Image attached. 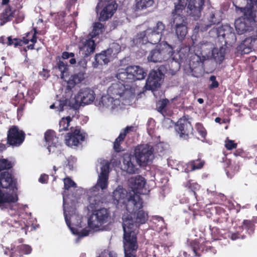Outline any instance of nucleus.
I'll list each match as a JSON object with an SVG mask.
<instances>
[{
  "instance_id": "f257e3e1",
  "label": "nucleus",
  "mask_w": 257,
  "mask_h": 257,
  "mask_svg": "<svg viewBox=\"0 0 257 257\" xmlns=\"http://www.w3.org/2000/svg\"><path fill=\"white\" fill-rule=\"evenodd\" d=\"M143 202L140 196L137 194L131 195L126 204V209L130 214L122 216V228L125 223L127 227L133 228V231L137 234L136 227L145 224L148 219V213L143 210Z\"/></svg>"
},
{
  "instance_id": "f03ea898",
  "label": "nucleus",
  "mask_w": 257,
  "mask_h": 257,
  "mask_svg": "<svg viewBox=\"0 0 257 257\" xmlns=\"http://www.w3.org/2000/svg\"><path fill=\"white\" fill-rule=\"evenodd\" d=\"M78 197L73 195H63V209L64 216L67 225L70 229L74 234H77L80 236H86L89 234V231L86 229H82L80 232L78 231L75 228L71 226L70 217L75 214L76 210V204Z\"/></svg>"
},
{
  "instance_id": "7ed1b4c3",
  "label": "nucleus",
  "mask_w": 257,
  "mask_h": 257,
  "mask_svg": "<svg viewBox=\"0 0 257 257\" xmlns=\"http://www.w3.org/2000/svg\"><path fill=\"white\" fill-rule=\"evenodd\" d=\"M147 75V71L143 68L139 66L131 65L125 69H118L116 77L119 81L132 85L135 81L144 79Z\"/></svg>"
},
{
  "instance_id": "20e7f679",
  "label": "nucleus",
  "mask_w": 257,
  "mask_h": 257,
  "mask_svg": "<svg viewBox=\"0 0 257 257\" xmlns=\"http://www.w3.org/2000/svg\"><path fill=\"white\" fill-rule=\"evenodd\" d=\"M125 223L123 226V244L124 257H136L138 245L137 236L133 228L127 227Z\"/></svg>"
},
{
  "instance_id": "39448f33",
  "label": "nucleus",
  "mask_w": 257,
  "mask_h": 257,
  "mask_svg": "<svg viewBox=\"0 0 257 257\" xmlns=\"http://www.w3.org/2000/svg\"><path fill=\"white\" fill-rule=\"evenodd\" d=\"M173 48L166 42H162L152 50L148 56L149 62L154 63L167 61L174 55Z\"/></svg>"
},
{
  "instance_id": "423d86ee",
  "label": "nucleus",
  "mask_w": 257,
  "mask_h": 257,
  "mask_svg": "<svg viewBox=\"0 0 257 257\" xmlns=\"http://www.w3.org/2000/svg\"><path fill=\"white\" fill-rule=\"evenodd\" d=\"M175 130L180 139L188 140L194 137L193 127L189 120L188 115H184L175 123Z\"/></svg>"
},
{
  "instance_id": "0eeeda50",
  "label": "nucleus",
  "mask_w": 257,
  "mask_h": 257,
  "mask_svg": "<svg viewBox=\"0 0 257 257\" xmlns=\"http://www.w3.org/2000/svg\"><path fill=\"white\" fill-rule=\"evenodd\" d=\"M110 218L108 210L101 208L92 212V216L88 219V224L92 229L98 228L106 223Z\"/></svg>"
},
{
  "instance_id": "6e6552de",
  "label": "nucleus",
  "mask_w": 257,
  "mask_h": 257,
  "mask_svg": "<svg viewBox=\"0 0 257 257\" xmlns=\"http://www.w3.org/2000/svg\"><path fill=\"white\" fill-rule=\"evenodd\" d=\"M154 149L148 145H141L136 147L134 156L136 162L140 166H146L151 162Z\"/></svg>"
},
{
  "instance_id": "1a4fd4ad",
  "label": "nucleus",
  "mask_w": 257,
  "mask_h": 257,
  "mask_svg": "<svg viewBox=\"0 0 257 257\" xmlns=\"http://www.w3.org/2000/svg\"><path fill=\"white\" fill-rule=\"evenodd\" d=\"M120 51V46L118 44L113 43L107 49L96 54L95 61L97 65L107 64L111 60L115 58Z\"/></svg>"
},
{
  "instance_id": "9d476101",
  "label": "nucleus",
  "mask_w": 257,
  "mask_h": 257,
  "mask_svg": "<svg viewBox=\"0 0 257 257\" xmlns=\"http://www.w3.org/2000/svg\"><path fill=\"white\" fill-rule=\"evenodd\" d=\"M25 132L17 125L11 126L7 132V143L10 146L19 147L25 139Z\"/></svg>"
},
{
  "instance_id": "9b49d317",
  "label": "nucleus",
  "mask_w": 257,
  "mask_h": 257,
  "mask_svg": "<svg viewBox=\"0 0 257 257\" xmlns=\"http://www.w3.org/2000/svg\"><path fill=\"white\" fill-rule=\"evenodd\" d=\"M44 139L48 145L47 149L50 153L61 154V143L60 142L59 138L56 136L55 131L51 130H47L45 133Z\"/></svg>"
},
{
  "instance_id": "f8f14e48",
  "label": "nucleus",
  "mask_w": 257,
  "mask_h": 257,
  "mask_svg": "<svg viewBox=\"0 0 257 257\" xmlns=\"http://www.w3.org/2000/svg\"><path fill=\"white\" fill-rule=\"evenodd\" d=\"M134 90L133 86L129 83L122 82L112 83L107 90V93L119 100V98L127 92H132Z\"/></svg>"
},
{
  "instance_id": "ddd939ff",
  "label": "nucleus",
  "mask_w": 257,
  "mask_h": 257,
  "mask_svg": "<svg viewBox=\"0 0 257 257\" xmlns=\"http://www.w3.org/2000/svg\"><path fill=\"white\" fill-rule=\"evenodd\" d=\"M207 0H188L186 12L194 20H198Z\"/></svg>"
},
{
  "instance_id": "4468645a",
  "label": "nucleus",
  "mask_w": 257,
  "mask_h": 257,
  "mask_svg": "<svg viewBox=\"0 0 257 257\" xmlns=\"http://www.w3.org/2000/svg\"><path fill=\"white\" fill-rule=\"evenodd\" d=\"M86 136L80 128H76L72 133H67L65 136V143L69 146H78L81 142L84 141Z\"/></svg>"
},
{
  "instance_id": "2eb2a0df",
  "label": "nucleus",
  "mask_w": 257,
  "mask_h": 257,
  "mask_svg": "<svg viewBox=\"0 0 257 257\" xmlns=\"http://www.w3.org/2000/svg\"><path fill=\"white\" fill-rule=\"evenodd\" d=\"M175 24V33L178 39L182 41L186 37L187 32V22L185 16H178L174 18Z\"/></svg>"
},
{
  "instance_id": "dca6fc26",
  "label": "nucleus",
  "mask_w": 257,
  "mask_h": 257,
  "mask_svg": "<svg viewBox=\"0 0 257 257\" xmlns=\"http://www.w3.org/2000/svg\"><path fill=\"white\" fill-rule=\"evenodd\" d=\"M95 94L94 91L89 88L80 89L75 96L76 102L82 104H89L93 102Z\"/></svg>"
},
{
  "instance_id": "f3484780",
  "label": "nucleus",
  "mask_w": 257,
  "mask_h": 257,
  "mask_svg": "<svg viewBox=\"0 0 257 257\" xmlns=\"http://www.w3.org/2000/svg\"><path fill=\"white\" fill-rule=\"evenodd\" d=\"M93 39L87 36V39L82 38L79 43V49L80 51L82 52V55L85 58L90 56L95 51L96 44Z\"/></svg>"
},
{
  "instance_id": "a211bd4d",
  "label": "nucleus",
  "mask_w": 257,
  "mask_h": 257,
  "mask_svg": "<svg viewBox=\"0 0 257 257\" xmlns=\"http://www.w3.org/2000/svg\"><path fill=\"white\" fill-rule=\"evenodd\" d=\"M245 0H233V4L235 7V9L240 10L241 12L244 13V16L242 18L246 19L250 24L255 21V14L254 13V7L249 6L248 8L243 7Z\"/></svg>"
},
{
  "instance_id": "6ab92c4d",
  "label": "nucleus",
  "mask_w": 257,
  "mask_h": 257,
  "mask_svg": "<svg viewBox=\"0 0 257 257\" xmlns=\"http://www.w3.org/2000/svg\"><path fill=\"white\" fill-rule=\"evenodd\" d=\"M164 76L160 69L157 70H152L149 73L146 80V85L151 90H155L161 86L160 81Z\"/></svg>"
},
{
  "instance_id": "aec40b11",
  "label": "nucleus",
  "mask_w": 257,
  "mask_h": 257,
  "mask_svg": "<svg viewBox=\"0 0 257 257\" xmlns=\"http://www.w3.org/2000/svg\"><path fill=\"white\" fill-rule=\"evenodd\" d=\"M208 242H206L205 244H203V242L200 243L197 240L192 241L190 243V246L193 251L194 256L200 257L201 253L204 250L213 254H215L216 252L215 248L212 246L208 245Z\"/></svg>"
},
{
  "instance_id": "412c9836",
  "label": "nucleus",
  "mask_w": 257,
  "mask_h": 257,
  "mask_svg": "<svg viewBox=\"0 0 257 257\" xmlns=\"http://www.w3.org/2000/svg\"><path fill=\"white\" fill-rule=\"evenodd\" d=\"M0 186L3 188H17V180L11 173L7 171L0 173Z\"/></svg>"
},
{
  "instance_id": "4be33fe9",
  "label": "nucleus",
  "mask_w": 257,
  "mask_h": 257,
  "mask_svg": "<svg viewBox=\"0 0 257 257\" xmlns=\"http://www.w3.org/2000/svg\"><path fill=\"white\" fill-rule=\"evenodd\" d=\"M221 19L217 18L215 12L211 11L207 13L204 16L203 19V24H200L198 26V29L201 31H207L212 26L217 25L220 22Z\"/></svg>"
},
{
  "instance_id": "5701e85b",
  "label": "nucleus",
  "mask_w": 257,
  "mask_h": 257,
  "mask_svg": "<svg viewBox=\"0 0 257 257\" xmlns=\"http://www.w3.org/2000/svg\"><path fill=\"white\" fill-rule=\"evenodd\" d=\"M201 57L198 55H195L190 60L189 66L192 76L198 77L203 72V62Z\"/></svg>"
},
{
  "instance_id": "b1692460",
  "label": "nucleus",
  "mask_w": 257,
  "mask_h": 257,
  "mask_svg": "<svg viewBox=\"0 0 257 257\" xmlns=\"http://www.w3.org/2000/svg\"><path fill=\"white\" fill-rule=\"evenodd\" d=\"M120 101L109 94L102 96L97 105L102 108H108L113 110L119 105Z\"/></svg>"
},
{
  "instance_id": "393cba45",
  "label": "nucleus",
  "mask_w": 257,
  "mask_h": 257,
  "mask_svg": "<svg viewBox=\"0 0 257 257\" xmlns=\"http://www.w3.org/2000/svg\"><path fill=\"white\" fill-rule=\"evenodd\" d=\"M233 31V28L231 27L230 25L226 24L219 27L217 31L218 34L222 36L226 41L227 39H231V42H230L231 43L236 41V36Z\"/></svg>"
},
{
  "instance_id": "a878e982",
  "label": "nucleus",
  "mask_w": 257,
  "mask_h": 257,
  "mask_svg": "<svg viewBox=\"0 0 257 257\" xmlns=\"http://www.w3.org/2000/svg\"><path fill=\"white\" fill-rule=\"evenodd\" d=\"M235 28L237 33L241 35L246 32L252 30V27L249 22L246 19L239 18L236 20L234 22Z\"/></svg>"
},
{
  "instance_id": "bb28decb",
  "label": "nucleus",
  "mask_w": 257,
  "mask_h": 257,
  "mask_svg": "<svg viewBox=\"0 0 257 257\" xmlns=\"http://www.w3.org/2000/svg\"><path fill=\"white\" fill-rule=\"evenodd\" d=\"M117 8L115 3L112 2L106 5L100 13L99 20L100 21H105L111 18Z\"/></svg>"
},
{
  "instance_id": "cd10ccee",
  "label": "nucleus",
  "mask_w": 257,
  "mask_h": 257,
  "mask_svg": "<svg viewBox=\"0 0 257 257\" xmlns=\"http://www.w3.org/2000/svg\"><path fill=\"white\" fill-rule=\"evenodd\" d=\"M200 57L203 60H209L212 50L213 49V45L210 42H201L198 46Z\"/></svg>"
},
{
  "instance_id": "c85d7f7f",
  "label": "nucleus",
  "mask_w": 257,
  "mask_h": 257,
  "mask_svg": "<svg viewBox=\"0 0 257 257\" xmlns=\"http://www.w3.org/2000/svg\"><path fill=\"white\" fill-rule=\"evenodd\" d=\"M132 157L128 154H125L123 157V165L124 170L128 174H134L139 173V170L132 161Z\"/></svg>"
},
{
  "instance_id": "c756f323",
  "label": "nucleus",
  "mask_w": 257,
  "mask_h": 257,
  "mask_svg": "<svg viewBox=\"0 0 257 257\" xmlns=\"http://www.w3.org/2000/svg\"><path fill=\"white\" fill-rule=\"evenodd\" d=\"M130 187L134 192L142 189L146 184L145 178L140 175L131 177L128 180Z\"/></svg>"
},
{
  "instance_id": "7c9ffc66",
  "label": "nucleus",
  "mask_w": 257,
  "mask_h": 257,
  "mask_svg": "<svg viewBox=\"0 0 257 257\" xmlns=\"http://www.w3.org/2000/svg\"><path fill=\"white\" fill-rule=\"evenodd\" d=\"M15 10L13 11L11 6L8 5L0 14V26H3L11 22L15 17Z\"/></svg>"
},
{
  "instance_id": "2f4dec72",
  "label": "nucleus",
  "mask_w": 257,
  "mask_h": 257,
  "mask_svg": "<svg viewBox=\"0 0 257 257\" xmlns=\"http://www.w3.org/2000/svg\"><path fill=\"white\" fill-rule=\"evenodd\" d=\"M225 163L227 165L225 168L226 175L228 177L231 178L239 171L240 165L238 162H232L230 159L226 160Z\"/></svg>"
},
{
  "instance_id": "473e14b6",
  "label": "nucleus",
  "mask_w": 257,
  "mask_h": 257,
  "mask_svg": "<svg viewBox=\"0 0 257 257\" xmlns=\"http://www.w3.org/2000/svg\"><path fill=\"white\" fill-rule=\"evenodd\" d=\"M126 191L122 187L118 186L113 192L112 198L115 203H124L126 197Z\"/></svg>"
},
{
  "instance_id": "72a5a7b5",
  "label": "nucleus",
  "mask_w": 257,
  "mask_h": 257,
  "mask_svg": "<svg viewBox=\"0 0 257 257\" xmlns=\"http://www.w3.org/2000/svg\"><path fill=\"white\" fill-rule=\"evenodd\" d=\"M88 200L89 202L88 207L92 212L98 209V207H99L103 202L102 197L98 194L90 196Z\"/></svg>"
},
{
  "instance_id": "f704fd0d",
  "label": "nucleus",
  "mask_w": 257,
  "mask_h": 257,
  "mask_svg": "<svg viewBox=\"0 0 257 257\" xmlns=\"http://www.w3.org/2000/svg\"><path fill=\"white\" fill-rule=\"evenodd\" d=\"M18 200L17 195L5 193L0 189V206L6 203H15Z\"/></svg>"
},
{
  "instance_id": "c9c22d12",
  "label": "nucleus",
  "mask_w": 257,
  "mask_h": 257,
  "mask_svg": "<svg viewBox=\"0 0 257 257\" xmlns=\"http://www.w3.org/2000/svg\"><path fill=\"white\" fill-rule=\"evenodd\" d=\"M249 40L246 38L237 47L236 50L238 53L241 55L246 54L252 51L251 47Z\"/></svg>"
},
{
  "instance_id": "e433bc0d",
  "label": "nucleus",
  "mask_w": 257,
  "mask_h": 257,
  "mask_svg": "<svg viewBox=\"0 0 257 257\" xmlns=\"http://www.w3.org/2000/svg\"><path fill=\"white\" fill-rule=\"evenodd\" d=\"M154 4V0H135L134 9L135 11L146 10Z\"/></svg>"
},
{
  "instance_id": "4c0bfd02",
  "label": "nucleus",
  "mask_w": 257,
  "mask_h": 257,
  "mask_svg": "<svg viewBox=\"0 0 257 257\" xmlns=\"http://www.w3.org/2000/svg\"><path fill=\"white\" fill-rule=\"evenodd\" d=\"M85 73L82 72H79L72 75L68 81V86L73 87L76 84L81 82L85 78Z\"/></svg>"
},
{
  "instance_id": "58836bf2",
  "label": "nucleus",
  "mask_w": 257,
  "mask_h": 257,
  "mask_svg": "<svg viewBox=\"0 0 257 257\" xmlns=\"http://www.w3.org/2000/svg\"><path fill=\"white\" fill-rule=\"evenodd\" d=\"M255 222L253 220L244 219L242 222L240 228L245 230L249 235L253 234L255 230Z\"/></svg>"
},
{
  "instance_id": "ea45409f",
  "label": "nucleus",
  "mask_w": 257,
  "mask_h": 257,
  "mask_svg": "<svg viewBox=\"0 0 257 257\" xmlns=\"http://www.w3.org/2000/svg\"><path fill=\"white\" fill-rule=\"evenodd\" d=\"M224 59V54L220 49L213 48L210 55V60H214L216 63L221 64Z\"/></svg>"
},
{
  "instance_id": "a19ab883",
  "label": "nucleus",
  "mask_w": 257,
  "mask_h": 257,
  "mask_svg": "<svg viewBox=\"0 0 257 257\" xmlns=\"http://www.w3.org/2000/svg\"><path fill=\"white\" fill-rule=\"evenodd\" d=\"M189 49L187 47L181 48L174 55H173L172 58L177 61L183 62L188 56Z\"/></svg>"
},
{
  "instance_id": "79ce46f5",
  "label": "nucleus",
  "mask_w": 257,
  "mask_h": 257,
  "mask_svg": "<svg viewBox=\"0 0 257 257\" xmlns=\"http://www.w3.org/2000/svg\"><path fill=\"white\" fill-rule=\"evenodd\" d=\"M187 2L188 0H178V4L175 5V9L172 12L174 18L178 16H183L181 15V13L186 7H187Z\"/></svg>"
},
{
  "instance_id": "37998d69",
  "label": "nucleus",
  "mask_w": 257,
  "mask_h": 257,
  "mask_svg": "<svg viewBox=\"0 0 257 257\" xmlns=\"http://www.w3.org/2000/svg\"><path fill=\"white\" fill-rule=\"evenodd\" d=\"M148 34L149 43L152 44H157L161 41L162 37L160 34L152 30V28H148L146 30Z\"/></svg>"
},
{
  "instance_id": "c03bdc74",
  "label": "nucleus",
  "mask_w": 257,
  "mask_h": 257,
  "mask_svg": "<svg viewBox=\"0 0 257 257\" xmlns=\"http://www.w3.org/2000/svg\"><path fill=\"white\" fill-rule=\"evenodd\" d=\"M104 31V26L99 22H95L93 24V30L91 33L88 34L90 38H94L99 35L102 34Z\"/></svg>"
},
{
  "instance_id": "a18cd8bd",
  "label": "nucleus",
  "mask_w": 257,
  "mask_h": 257,
  "mask_svg": "<svg viewBox=\"0 0 257 257\" xmlns=\"http://www.w3.org/2000/svg\"><path fill=\"white\" fill-rule=\"evenodd\" d=\"M57 67L61 72V78L64 79L65 77L68 76V65L61 60H59L57 63Z\"/></svg>"
},
{
  "instance_id": "49530a36",
  "label": "nucleus",
  "mask_w": 257,
  "mask_h": 257,
  "mask_svg": "<svg viewBox=\"0 0 257 257\" xmlns=\"http://www.w3.org/2000/svg\"><path fill=\"white\" fill-rule=\"evenodd\" d=\"M216 210L220 216L217 217L216 219H214V221L216 223H220L227 221V214L226 213L225 211L223 209L220 207H218L216 208Z\"/></svg>"
},
{
  "instance_id": "de8ad7c7",
  "label": "nucleus",
  "mask_w": 257,
  "mask_h": 257,
  "mask_svg": "<svg viewBox=\"0 0 257 257\" xmlns=\"http://www.w3.org/2000/svg\"><path fill=\"white\" fill-rule=\"evenodd\" d=\"M205 162L203 160L198 159L191 161L188 165V167L190 168L191 171H194L202 168Z\"/></svg>"
},
{
  "instance_id": "09e8293b",
  "label": "nucleus",
  "mask_w": 257,
  "mask_h": 257,
  "mask_svg": "<svg viewBox=\"0 0 257 257\" xmlns=\"http://www.w3.org/2000/svg\"><path fill=\"white\" fill-rule=\"evenodd\" d=\"M71 120L72 118L70 116L62 118L61 120L59 121V131L61 132L63 131L68 130V127L69 125V123Z\"/></svg>"
},
{
  "instance_id": "8fccbe9b",
  "label": "nucleus",
  "mask_w": 257,
  "mask_h": 257,
  "mask_svg": "<svg viewBox=\"0 0 257 257\" xmlns=\"http://www.w3.org/2000/svg\"><path fill=\"white\" fill-rule=\"evenodd\" d=\"M13 164L7 159H0V173L4 170H9L13 167Z\"/></svg>"
},
{
  "instance_id": "3c124183",
  "label": "nucleus",
  "mask_w": 257,
  "mask_h": 257,
  "mask_svg": "<svg viewBox=\"0 0 257 257\" xmlns=\"http://www.w3.org/2000/svg\"><path fill=\"white\" fill-rule=\"evenodd\" d=\"M137 42L140 44H146L149 43L148 34L146 30L138 34L136 37Z\"/></svg>"
},
{
  "instance_id": "603ef678",
  "label": "nucleus",
  "mask_w": 257,
  "mask_h": 257,
  "mask_svg": "<svg viewBox=\"0 0 257 257\" xmlns=\"http://www.w3.org/2000/svg\"><path fill=\"white\" fill-rule=\"evenodd\" d=\"M108 176L99 175L97 182V185L98 186V187L100 188L101 190L106 189L108 187Z\"/></svg>"
},
{
  "instance_id": "864d4df0",
  "label": "nucleus",
  "mask_w": 257,
  "mask_h": 257,
  "mask_svg": "<svg viewBox=\"0 0 257 257\" xmlns=\"http://www.w3.org/2000/svg\"><path fill=\"white\" fill-rule=\"evenodd\" d=\"M186 187H188L193 193V195L195 198L197 197L196 191L200 189V185L196 182H193L192 181H189Z\"/></svg>"
},
{
  "instance_id": "5fc2aeb1",
  "label": "nucleus",
  "mask_w": 257,
  "mask_h": 257,
  "mask_svg": "<svg viewBox=\"0 0 257 257\" xmlns=\"http://www.w3.org/2000/svg\"><path fill=\"white\" fill-rule=\"evenodd\" d=\"M165 24L161 21H158L156 25L153 28H152V30L157 33L158 34H160L162 37L163 33L165 31Z\"/></svg>"
},
{
  "instance_id": "6e6d98bb",
  "label": "nucleus",
  "mask_w": 257,
  "mask_h": 257,
  "mask_svg": "<svg viewBox=\"0 0 257 257\" xmlns=\"http://www.w3.org/2000/svg\"><path fill=\"white\" fill-rule=\"evenodd\" d=\"M7 39V45L8 46L14 45L15 47H17L23 45V41L20 39L14 38L13 39L12 36L8 37Z\"/></svg>"
},
{
  "instance_id": "4d7b16f0",
  "label": "nucleus",
  "mask_w": 257,
  "mask_h": 257,
  "mask_svg": "<svg viewBox=\"0 0 257 257\" xmlns=\"http://www.w3.org/2000/svg\"><path fill=\"white\" fill-rule=\"evenodd\" d=\"M169 103V101L167 98L163 99L162 100L159 101L158 103V111L162 114H164V113L165 112V108Z\"/></svg>"
},
{
  "instance_id": "13d9d810",
  "label": "nucleus",
  "mask_w": 257,
  "mask_h": 257,
  "mask_svg": "<svg viewBox=\"0 0 257 257\" xmlns=\"http://www.w3.org/2000/svg\"><path fill=\"white\" fill-rule=\"evenodd\" d=\"M195 128L197 132L203 139H205L207 135V132L203 124L200 122H197L195 124Z\"/></svg>"
},
{
  "instance_id": "bf43d9fd",
  "label": "nucleus",
  "mask_w": 257,
  "mask_h": 257,
  "mask_svg": "<svg viewBox=\"0 0 257 257\" xmlns=\"http://www.w3.org/2000/svg\"><path fill=\"white\" fill-rule=\"evenodd\" d=\"M64 189L68 190L71 187L76 188V184L70 178L64 179Z\"/></svg>"
},
{
  "instance_id": "052dcab7",
  "label": "nucleus",
  "mask_w": 257,
  "mask_h": 257,
  "mask_svg": "<svg viewBox=\"0 0 257 257\" xmlns=\"http://www.w3.org/2000/svg\"><path fill=\"white\" fill-rule=\"evenodd\" d=\"M17 249L20 252L24 254H30L32 251L31 247L27 244H21L17 246Z\"/></svg>"
},
{
  "instance_id": "680f3d73",
  "label": "nucleus",
  "mask_w": 257,
  "mask_h": 257,
  "mask_svg": "<svg viewBox=\"0 0 257 257\" xmlns=\"http://www.w3.org/2000/svg\"><path fill=\"white\" fill-rule=\"evenodd\" d=\"M233 154L236 157L240 156L242 158L247 159L251 158V156L249 155V153L246 152L242 149H236L233 153Z\"/></svg>"
},
{
  "instance_id": "e2e57ef3",
  "label": "nucleus",
  "mask_w": 257,
  "mask_h": 257,
  "mask_svg": "<svg viewBox=\"0 0 257 257\" xmlns=\"http://www.w3.org/2000/svg\"><path fill=\"white\" fill-rule=\"evenodd\" d=\"M134 130V127L133 126H127L124 129H123L122 131L120 132L118 137L119 139H121L122 140H124L126 135L131 132H133Z\"/></svg>"
},
{
  "instance_id": "0e129e2a",
  "label": "nucleus",
  "mask_w": 257,
  "mask_h": 257,
  "mask_svg": "<svg viewBox=\"0 0 257 257\" xmlns=\"http://www.w3.org/2000/svg\"><path fill=\"white\" fill-rule=\"evenodd\" d=\"M123 140L122 139H119V137H118L115 140L113 143V149L115 151V152L117 153L120 152L122 151L121 147V144L123 142Z\"/></svg>"
},
{
  "instance_id": "69168bd1",
  "label": "nucleus",
  "mask_w": 257,
  "mask_h": 257,
  "mask_svg": "<svg viewBox=\"0 0 257 257\" xmlns=\"http://www.w3.org/2000/svg\"><path fill=\"white\" fill-rule=\"evenodd\" d=\"M33 30L34 31L33 33L32 32H29L27 33L26 36L29 37V35H32V38L31 39H29L30 41L32 43L35 44L37 42V37L36 36V35L40 34V32H38L36 28H33Z\"/></svg>"
},
{
  "instance_id": "338daca9",
  "label": "nucleus",
  "mask_w": 257,
  "mask_h": 257,
  "mask_svg": "<svg viewBox=\"0 0 257 257\" xmlns=\"http://www.w3.org/2000/svg\"><path fill=\"white\" fill-rule=\"evenodd\" d=\"M237 145V144L233 140L226 139L225 141V147L227 150H232L233 149H236Z\"/></svg>"
},
{
  "instance_id": "774afa93",
  "label": "nucleus",
  "mask_w": 257,
  "mask_h": 257,
  "mask_svg": "<svg viewBox=\"0 0 257 257\" xmlns=\"http://www.w3.org/2000/svg\"><path fill=\"white\" fill-rule=\"evenodd\" d=\"M250 42L252 51H257V35L247 37Z\"/></svg>"
}]
</instances>
